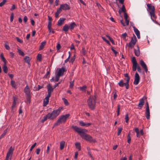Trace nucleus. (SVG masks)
Returning a JSON list of instances; mask_svg holds the SVG:
<instances>
[{"label": "nucleus", "mask_w": 160, "mask_h": 160, "mask_svg": "<svg viewBox=\"0 0 160 160\" xmlns=\"http://www.w3.org/2000/svg\"><path fill=\"white\" fill-rule=\"evenodd\" d=\"M72 128L75 132H77L83 138L90 142H96L95 140L93 139L92 137L84 132L87 131V130L79 128L76 126H72Z\"/></svg>", "instance_id": "1"}, {"label": "nucleus", "mask_w": 160, "mask_h": 160, "mask_svg": "<svg viewBox=\"0 0 160 160\" xmlns=\"http://www.w3.org/2000/svg\"><path fill=\"white\" fill-rule=\"evenodd\" d=\"M96 96H91L88 100L87 103L89 108L93 110L95 108L96 103Z\"/></svg>", "instance_id": "2"}, {"label": "nucleus", "mask_w": 160, "mask_h": 160, "mask_svg": "<svg viewBox=\"0 0 160 160\" xmlns=\"http://www.w3.org/2000/svg\"><path fill=\"white\" fill-rule=\"evenodd\" d=\"M62 109V108L60 107L58 109L54 110L52 112L49 113L48 114V119L50 120H53L55 118L59 115Z\"/></svg>", "instance_id": "3"}, {"label": "nucleus", "mask_w": 160, "mask_h": 160, "mask_svg": "<svg viewBox=\"0 0 160 160\" xmlns=\"http://www.w3.org/2000/svg\"><path fill=\"white\" fill-rule=\"evenodd\" d=\"M70 116V115L69 114L61 116L60 117L57 122L55 123L54 126H58L62 123L65 122Z\"/></svg>", "instance_id": "4"}, {"label": "nucleus", "mask_w": 160, "mask_h": 160, "mask_svg": "<svg viewBox=\"0 0 160 160\" xmlns=\"http://www.w3.org/2000/svg\"><path fill=\"white\" fill-rule=\"evenodd\" d=\"M147 6L148 8V11H150L149 14L151 16V18L152 19V17H153L154 18H156L155 14V8L153 6H151V4H147Z\"/></svg>", "instance_id": "5"}, {"label": "nucleus", "mask_w": 160, "mask_h": 160, "mask_svg": "<svg viewBox=\"0 0 160 160\" xmlns=\"http://www.w3.org/2000/svg\"><path fill=\"white\" fill-rule=\"evenodd\" d=\"M137 42V38L136 36L133 34V36L131 38V40L129 43L128 44L127 43L126 45L128 46L129 48L132 49L135 44Z\"/></svg>", "instance_id": "6"}, {"label": "nucleus", "mask_w": 160, "mask_h": 160, "mask_svg": "<svg viewBox=\"0 0 160 160\" xmlns=\"http://www.w3.org/2000/svg\"><path fill=\"white\" fill-rule=\"evenodd\" d=\"M140 81V77L138 73L136 72L135 75L134 80L133 84L137 85L138 84Z\"/></svg>", "instance_id": "7"}, {"label": "nucleus", "mask_w": 160, "mask_h": 160, "mask_svg": "<svg viewBox=\"0 0 160 160\" xmlns=\"http://www.w3.org/2000/svg\"><path fill=\"white\" fill-rule=\"evenodd\" d=\"M139 62L140 65L142 68L144 70L145 72H147L148 71V69L146 64L144 61L142 60L141 59L140 60Z\"/></svg>", "instance_id": "8"}, {"label": "nucleus", "mask_w": 160, "mask_h": 160, "mask_svg": "<svg viewBox=\"0 0 160 160\" xmlns=\"http://www.w3.org/2000/svg\"><path fill=\"white\" fill-rule=\"evenodd\" d=\"M48 94L47 96L48 97H50L51 92L53 91L54 88H52V86L49 84L47 86Z\"/></svg>", "instance_id": "9"}, {"label": "nucleus", "mask_w": 160, "mask_h": 160, "mask_svg": "<svg viewBox=\"0 0 160 160\" xmlns=\"http://www.w3.org/2000/svg\"><path fill=\"white\" fill-rule=\"evenodd\" d=\"M146 104L147 106L146 108L145 113L146 114V118L148 119L150 118V111L148 103L147 102Z\"/></svg>", "instance_id": "10"}, {"label": "nucleus", "mask_w": 160, "mask_h": 160, "mask_svg": "<svg viewBox=\"0 0 160 160\" xmlns=\"http://www.w3.org/2000/svg\"><path fill=\"white\" fill-rule=\"evenodd\" d=\"M60 7L62 10H68L70 8L69 5L66 3L61 5Z\"/></svg>", "instance_id": "11"}, {"label": "nucleus", "mask_w": 160, "mask_h": 160, "mask_svg": "<svg viewBox=\"0 0 160 160\" xmlns=\"http://www.w3.org/2000/svg\"><path fill=\"white\" fill-rule=\"evenodd\" d=\"M66 70L64 67H62V68L59 69L58 74V76H61L63 74V73L65 72H66Z\"/></svg>", "instance_id": "12"}, {"label": "nucleus", "mask_w": 160, "mask_h": 160, "mask_svg": "<svg viewBox=\"0 0 160 160\" xmlns=\"http://www.w3.org/2000/svg\"><path fill=\"white\" fill-rule=\"evenodd\" d=\"M24 90L26 96L31 95L30 90L28 85L25 87Z\"/></svg>", "instance_id": "13"}, {"label": "nucleus", "mask_w": 160, "mask_h": 160, "mask_svg": "<svg viewBox=\"0 0 160 160\" xmlns=\"http://www.w3.org/2000/svg\"><path fill=\"white\" fill-rule=\"evenodd\" d=\"M79 125L81 126H85L87 127L91 125L92 124V123L91 122H82V121H80L79 122Z\"/></svg>", "instance_id": "14"}, {"label": "nucleus", "mask_w": 160, "mask_h": 160, "mask_svg": "<svg viewBox=\"0 0 160 160\" xmlns=\"http://www.w3.org/2000/svg\"><path fill=\"white\" fill-rule=\"evenodd\" d=\"M133 28L134 31L137 35V38L138 39H140V33L139 31L133 26H132Z\"/></svg>", "instance_id": "15"}, {"label": "nucleus", "mask_w": 160, "mask_h": 160, "mask_svg": "<svg viewBox=\"0 0 160 160\" xmlns=\"http://www.w3.org/2000/svg\"><path fill=\"white\" fill-rule=\"evenodd\" d=\"M13 151H9L8 152H7L6 158L8 159L9 158L10 159H11L12 158V153H13Z\"/></svg>", "instance_id": "16"}, {"label": "nucleus", "mask_w": 160, "mask_h": 160, "mask_svg": "<svg viewBox=\"0 0 160 160\" xmlns=\"http://www.w3.org/2000/svg\"><path fill=\"white\" fill-rule=\"evenodd\" d=\"M50 97L47 96L43 101V106H46L48 104L49 102V98Z\"/></svg>", "instance_id": "17"}, {"label": "nucleus", "mask_w": 160, "mask_h": 160, "mask_svg": "<svg viewBox=\"0 0 160 160\" xmlns=\"http://www.w3.org/2000/svg\"><path fill=\"white\" fill-rule=\"evenodd\" d=\"M144 104V100L143 98L141 99L139 101V103L138 104V108H141L143 106Z\"/></svg>", "instance_id": "18"}, {"label": "nucleus", "mask_w": 160, "mask_h": 160, "mask_svg": "<svg viewBox=\"0 0 160 160\" xmlns=\"http://www.w3.org/2000/svg\"><path fill=\"white\" fill-rule=\"evenodd\" d=\"M65 20V18H60V19L58 20V26L61 25L64 22V21Z\"/></svg>", "instance_id": "19"}, {"label": "nucleus", "mask_w": 160, "mask_h": 160, "mask_svg": "<svg viewBox=\"0 0 160 160\" xmlns=\"http://www.w3.org/2000/svg\"><path fill=\"white\" fill-rule=\"evenodd\" d=\"M62 9L60 7L59 8H58L57 12H56L55 14V17L56 18H58V16L59 14L61 12H62Z\"/></svg>", "instance_id": "20"}, {"label": "nucleus", "mask_w": 160, "mask_h": 160, "mask_svg": "<svg viewBox=\"0 0 160 160\" xmlns=\"http://www.w3.org/2000/svg\"><path fill=\"white\" fill-rule=\"evenodd\" d=\"M124 79L126 81V89H128L129 88V82L130 78L129 77L125 78Z\"/></svg>", "instance_id": "21"}, {"label": "nucleus", "mask_w": 160, "mask_h": 160, "mask_svg": "<svg viewBox=\"0 0 160 160\" xmlns=\"http://www.w3.org/2000/svg\"><path fill=\"white\" fill-rule=\"evenodd\" d=\"M69 28L67 24H65L63 27L62 30L65 32H67Z\"/></svg>", "instance_id": "22"}, {"label": "nucleus", "mask_w": 160, "mask_h": 160, "mask_svg": "<svg viewBox=\"0 0 160 160\" xmlns=\"http://www.w3.org/2000/svg\"><path fill=\"white\" fill-rule=\"evenodd\" d=\"M76 26V24L74 22H73L71 23L68 26L69 28L72 30Z\"/></svg>", "instance_id": "23"}, {"label": "nucleus", "mask_w": 160, "mask_h": 160, "mask_svg": "<svg viewBox=\"0 0 160 160\" xmlns=\"http://www.w3.org/2000/svg\"><path fill=\"white\" fill-rule=\"evenodd\" d=\"M134 53L136 56H138L140 55V50L138 46V49H134Z\"/></svg>", "instance_id": "24"}, {"label": "nucleus", "mask_w": 160, "mask_h": 160, "mask_svg": "<svg viewBox=\"0 0 160 160\" xmlns=\"http://www.w3.org/2000/svg\"><path fill=\"white\" fill-rule=\"evenodd\" d=\"M119 85L121 87H123L124 86L126 88V82L124 83L122 80H121L118 83Z\"/></svg>", "instance_id": "25"}, {"label": "nucleus", "mask_w": 160, "mask_h": 160, "mask_svg": "<svg viewBox=\"0 0 160 160\" xmlns=\"http://www.w3.org/2000/svg\"><path fill=\"white\" fill-rule=\"evenodd\" d=\"M2 69L4 72L6 73H7L8 71V68L6 65V64H4L3 65L2 67Z\"/></svg>", "instance_id": "26"}, {"label": "nucleus", "mask_w": 160, "mask_h": 160, "mask_svg": "<svg viewBox=\"0 0 160 160\" xmlns=\"http://www.w3.org/2000/svg\"><path fill=\"white\" fill-rule=\"evenodd\" d=\"M26 102L28 104H29L31 100V95L26 96Z\"/></svg>", "instance_id": "27"}, {"label": "nucleus", "mask_w": 160, "mask_h": 160, "mask_svg": "<svg viewBox=\"0 0 160 160\" xmlns=\"http://www.w3.org/2000/svg\"><path fill=\"white\" fill-rule=\"evenodd\" d=\"M11 86L14 88H17V85L15 82L14 81L12 80L11 81Z\"/></svg>", "instance_id": "28"}, {"label": "nucleus", "mask_w": 160, "mask_h": 160, "mask_svg": "<svg viewBox=\"0 0 160 160\" xmlns=\"http://www.w3.org/2000/svg\"><path fill=\"white\" fill-rule=\"evenodd\" d=\"M46 43V42L45 41H43L41 43V44L40 46L39 47V50H41L45 46V44Z\"/></svg>", "instance_id": "29"}, {"label": "nucleus", "mask_w": 160, "mask_h": 160, "mask_svg": "<svg viewBox=\"0 0 160 160\" xmlns=\"http://www.w3.org/2000/svg\"><path fill=\"white\" fill-rule=\"evenodd\" d=\"M135 131L137 133V136L138 137H139L141 135L139 130L137 128H135Z\"/></svg>", "instance_id": "30"}, {"label": "nucleus", "mask_w": 160, "mask_h": 160, "mask_svg": "<svg viewBox=\"0 0 160 160\" xmlns=\"http://www.w3.org/2000/svg\"><path fill=\"white\" fill-rule=\"evenodd\" d=\"M48 119V114L44 116L43 118L42 119V120L41 121V122L42 123H43L45 121H46L47 119Z\"/></svg>", "instance_id": "31"}, {"label": "nucleus", "mask_w": 160, "mask_h": 160, "mask_svg": "<svg viewBox=\"0 0 160 160\" xmlns=\"http://www.w3.org/2000/svg\"><path fill=\"white\" fill-rule=\"evenodd\" d=\"M4 46L5 48L8 50L10 49V48L8 45V43L7 42H5V43L4 44Z\"/></svg>", "instance_id": "32"}, {"label": "nucleus", "mask_w": 160, "mask_h": 160, "mask_svg": "<svg viewBox=\"0 0 160 160\" xmlns=\"http://www.w3.org/2000/svg\"><path fill=\"white\" fill-rule=\"evenodd\" d=\"M75 145L76 146V148L78 149V150H80L81 149V146L80 144L79 143L76 142L75 144Z\"/></svg>", "instance_id": "33"}, {"label": "nucleus", "mask_w": 160, "mask_h": 160, "mask_svg": "<svg viewBox=\"0 0 160 160\" xmlns=\"http://www.w3.org/2000/svg\"><path fill=\"white\" fill-rule=\"evenodd\" d=\"M65 142L64 141H62L60 142V149L61 150L64 147Z\"/></svg>", "instance_id": "34"}, {"label": "nucleus", "mask_w": 160, "mask_h": 160, "mask_svg": "<svg viewBox=\"0 0 160 160\" xmlns=\"http://www.w3.org/2000/svg\"><path fill=\"white\" fill-rule=\"evenodd\" d=\"M52 27V22H48V28L49 32H51V28Z\"/></svg>", "instance_id": "35"}, {"label": "nucleus", "mask_w": 160, "mask_h": 160, "mask_svg": "<svg viewBox=\"0 0 160 160\" xmlns=\"http://www.w3.org/2000/svg\"><path fill=\"white\" fill-rule=\"evenodd\" d=\"M24 60L26 62L28 63H29L30 61L29 58L28 56L25 57L24 58Z\"/></svg>", "instance_id": "36"}, {"label": "nucleus", "mask_w": 160, "mask_h": 160, "mask_svg": "<svg viewBox=\"0 0 160 160\" xmlns=\"http://www.w3.org/2000/svg\"><path fill=\"white\" fill-rule=\"evenodd\" d=\"M87 87L86 86H84L82 87H80L79 89L80 90L82 91L85 92L86 91Z\"/></svg>", "instance_id": "37"}, {"label": "nucleus", "mask_w": 160, "mask_h": 160, "mask_svg": "<svg viewBox=\"0 0 160 160\" xmlns=\"http://www.w3.org/2000/svg\"><path fill=\"white\" fill-rule=\"evenodd\" d=\"M127 142L129 143H130L131 141V137L130 135V132H129L127 136Z\"/></svg>", "instance_id": "38"}, {"label": "nucleus", "mask_w": 160, "mask_h": 160, "mask_svg": "<svg viewBox=\"0 0 160 160\" xmlns=\"http://www.w3.org/2000/svg\"><path fill=\"white\" fill-rule=\"evenodd\" d=\"M1 57L2 60L4 62V64H6V61L5 58H4L2 54L1 55Z\"/></svg>", "instance_id": "39"}, {"label": "nucleus", "mask_w": 160, "mask_h": 160, "mask_svg": "<svg viewBox=\"0 0 160 160\" xmlns=\"http://www.w3.org/2000/svg\"><path fill=\"white\" fill-rule=\"evenodd\" d=\"M37 59L39 61H41L42 59V55L40 54H38L37 56Z\"/></svg>", "instance_id": "40"}, {"label": "nucleus", "mask_w": 160, "mask_h": 160, "mask_svg": "<svg viewBox=\"0 0 160 160\" xmlns=\"http://www.w3.org/2000/svg\"><path fill=\"white\" fill-rule=\"evenodd\" d=\"M74 81H71L70 82L69 88L71 89H72L73 88L74 86L73 84Z\"/></svg>", "instance_id": "41"}, {"label": "nucleus", "mask_w": 160, "mask_h": 160, "mask_svg": "<svg viewBox=\"0 0 160 160\" xmlns=\"http://www.w3.org/2000/svg\"><path fill=\"white\" fill-rule=\"evenodd\" d=\"M125 121L127 123H128L129 120V118L128 114H127L125 115Z\"/></svg>", "instance_id": "42"}, {"label": "nucleus", "mask_w": 160, "mask_h": 160, "mask_svg": "<svg viewBox=\"0 0 160 160\" xmlns=\"http://www.w3.org/2000/svg\"><path fill=\"white\" fill-rule=\"evenodd\" d=\"M127 36V34L126 32L123 33L122 34V37L123 38V39H126V37Z\"/></svg>", "instance_id": "43"}, {"label": "nucleus", "mask_w": 160, "mask_h": 160, "mask_svg": "<svg viewBox=\"0 0 160 160\" xmlns=\"http://www.w3.org/2000/svg\"><path fill=\"white\" fill-rule=\"evenodd\" d=\"M106 36L107 37H108V39L110 41L112 42V44H114V42L113 40L112 39V38H111V37H109V36L107 35Z\"/></svg>", "instance_id": "44"}, {"label": "nucleus", "mask_w": 160, "mask_h": 160, "mask_svg": "<svg viewBox=\"0 0 160 160\" xmlns=\"http://www.w3.org/2000/svg\"><path fill=\"white\" fill-rule=\"evenodd\" d=\"M122 129L121 128H118V132L117 133L118 135H119L122 132Z\"/></svg>", "instance_id": "45"}, {"label": "nucleus", "mask_w": 160, "mask_h": 160, "mask_svg": "<svg viewBox=\"0 0 160 160\" xmlns=\"http://www.w3.org/2000/svg\"><path fill=\"white\" fill-rule=\"evenodd\" d=\"M60 76H58V74H57V75L56 76L54 79V80H55V82H57L58 81L59 79V77Z\"/></svg>", "instance_id": "46"}, {"label": "nucleus", "mask_w": 160, "mask_h": 160, "mask_svg": "<svg viewBox=\"0 0 160 160\" xmlns=\"http://www.w3.org/2000/svg\"><path fill=\"white\" fill-rule=\"evenodd\" d=\"M7 132V130H6L4 132H3L0 136V139L3 138Z\"/></svg>", "instance_id": "47"}, {"label": "nucleus", "mask_w": 160, "mask_h": 160, "mask_svg": "<svg viewBox=\"0 0 160 160\" xmlns=\"http://www.w3.org/2000/svg\"><path fill=\"white\" fill-rule=\"evenodd\" d=\"M6 2V0H3L2 2L0 3V7L3 6Z\"/></svg>", "instance_id": "48"}, {"label": "nucleus", "mask_w": 160, "mask_h": 160, "mask_svg": "<svg viewBox=\"0 0 160 160\" xmlns=\"http://www.w3.org/2000/svg\"><path fill=\"white\" fill-rule=\"evenodd\" d=\"M139 66V65L137 62L135 63H132V67L136 68H138V67Z\"/></svg>", "instance_id": "49"}, {"label": "nucleus", "mask_w": 160, "mask_h": 160, "mask_svg": "<svg viewBox=\"0 0 160 160\" xmlns=\"http://www.w3.org/2000/svg\"><path fill=\"white\" fill-rule=\"evenodd\" d=\"M13 18H14V14L13 13H12L11 14V16H10V21L11 22H12L13 20Z\"/></svg>", "instance_id": "50"}, {"label": "nucleus", "mask_w": 160, "mask_h": 160, "mask_svg": "<svg viewBox=\"0 0 160 160\" xmlns=\"http://www.w3.org/2000/svg\"><path fill=\"white\" fill-rule=\"evenodd\" d=\"M62 100L66 105H68V102L66 99L65 98H62Z\"/></svg>", "instance_id": "51"}, {"label": "nucleus", "mask_w": 160, "mask_h": 160, "mask_svg": "<svg viewBox=\"0 0 160 160\" xmlns=\"http://www.w3.org/2000/svg\"><path fill=\"white\" fill-rule=\"evenodd\" d=\"M102 38L104 41H105L107 43H108L109 44H110V43L109 41L107 40L104 37H102Z\"/></svg>", "instance_id": "52"}, {"label": "nucleus", "mask_w": 160, "mask_h": 160, "mask_svg": "<svg viewBox=\"0 0 160 160\" xmlns=\"http://www.w3.org/2000/svg\"><path fill=\"white\" fill-rule=\"evenodd\" d=\"M121 11H122V12H124V13L125 12H126V9H125V8L124 6L123 5H122V8H121Z\"/></svg>", "instance_id": "53"}, {"label": "nucleus", "mask_w": 160, "mask_h": 160, "mask_svg": "<svg viewBox=\"0 0 160 160\" xmlns=\"http://www.w3.org/2000/svg\"><path fill=\"white\" fill-rule=\"evenodd\" d=\"M119 112H120V105H118L117 110V112L118 116L119 115Z\"/></svg>", "instance_id": "54"}, {"label": "nucleus", "mask_w": 160, "mask_h": 160, "mask_svg": "<svg viewBox=\"0 0 160 160\" xmlns=\"http://www.w3.org/2000/svg\"><path fill=\"white\" fill-rule=\"evenodd\" d=\"M16 40L19 42L22 43L23 42L22 40H21L20 38H19L18 37H17L16 38Z\"/></svg>", "instance_id": "55"}, {"label": "nucleus", "mask_w": 160, "mask_h": 160, "mask_svg": "<svg viewBox=\"0 0 160 160\" xmlns=\"http://www.w3.org/2000/svg\"><path fill=\"white\" fill-rule=\"evenodd\" d=\"M132 63L137 62L136 59V58L135 57H133L132 58Z\"/></svg>", "instance_id": "56"}, {"label": "nucleus", "mask_w": 160, "mask_h": 160, "mask_svg": "<svg viewBox=\"0 0 160 160\" xmlns=\"http://www.w3.org/2000/svg\"><path fill=\"white\" fill-rule=\"evenodd\" d=\"M68 53L69 54V56H68V58H67L65 61V63H67L68 62V61H69V59L70 58V52H68Z\"/></svg>", "instance_id": "57"}, {"label": "nucleus", "mask_w": 160, "mask_h": 160, "mask_svg": "<svg viewBox=\"0 0 160 160\" xmlns=\"http://www.w3.org/2000/svg\"><path fill=\"white\" fill-rule=\"evenodd\" d=\"M112 51L114 52V54L115 56H116L117 54H118V52H117L116 50H115L113 48H111Z\"/></svg>", "instance_id": "58"}, {"label": "nucleus", "mask_w": 160, "mask_h": 160, "mask_svg": "<svg viewBox=\"0 0 160 160\" xmlns=\"http://www.w3.org/2000/svg\"><path fill=\"white\" fill-rule=\"evenodd\" d=\"M28 20V18L26 16H25L24 17V18H23V21L25 23H26Z\"/></svg>", "instance_id": "59"}, {"label": "nucleus", "mask_w": 160, "mask_h": 160, "mask_svg": "<svg viewBox=\"0 0 160 160\" xmlns=\"http://www.w3.org/2000/svg\"><path fill=\"white\" fill-rule=\"evenodd\" d=\"M36 145V143L35 142L31 147L29 150H32V149L35 147Z\"/></svg>", "instance_id": "60"}, {"label": "nucleus", "mask_w": 160, "mask_h": 160, "mask_svg": "<svg viewBox=\"0 0 160 160\" xmlns=\"http://www.w3.org/2000/svg\"><path fill=\"white\" fill-rule=\"evenodd\" d=\"M57 50H59L61 48V45L59 43H58L56 47Z\"/></svg>", "instance_id": "61"}, {"label": "nucleus", "mask_w": 160, "mask_h": 160, "mask_svg": "<svg viewBox=\"0 0 160 160\" xmlns=\"http://www.w3.org/2000/svg\"><path fill=\"white\" fill-rule=\"evenodd\" d=\"M42 88V86H41L39 85H38V88H36V91H38L40 89Z\"/></svg>", "instance_id": "62"}, {"label": "nucleus", "mask_w": 160, "mask_h": 160, "mask_svg": "<svg viewBox=\"0 0 160 160\" xmlns=\"http://www.w3.org/2000/svg\"><path fill=\"white\" fill-rule=\"evenodd\" d=\"M16 8V7L14 5H13L10 9V10L11 11H12Z\"/></svg>", "instance_id": "63"}, {"label": "nucleus", "mask_w": 160, "mask_h": 160, "mask_svg": "<svg viewBox=\"0 0 160 160\" xmlns=\"http://www.w3.org/2000/svg\"><path fill=\"white\" fill-rule=\"evenodd\" d=\"M137 69L138 72L140 73L141 72L142 70L139 66L138 67V68H137Z\"/></svg>", "instance_id": "64"}]
</instances>
